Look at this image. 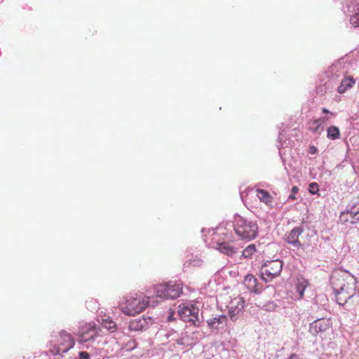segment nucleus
I'll list each match as a JSON object with an SVG mask.
<instances>
[{
    "label": "nucleus",
    "instance_id": "f257e3e1",
    "mask_svg": "<svg viewBox=\"0 0 359 359\" xmlns=\"http://www.w3.org/2000/svg\"><path fill=\"white\" fill-rule=\"evenodd\" d=\"M233 229L236 233L243 240L251 241L255 238L258 233V225L255 222L238 215L234 217Z\"/></svg>",
    "mask_w": 359,
    "mask_h": 359
},
{
    "label": "nucleus",
    "instance_id": "f03ea898",
    "mask_svg": "<svg viewBox=\"0 0 359 359\" xmlns=\"http://www.w3.org/2000/svg\"><path fill=\"white\" fill-rule=\"evenodd\" d=\"M149 305L155 306L151 297L136 295V297H132L127 299L124 304H121V310L128 316H134L142 312Z\"/></svg>",
    "mask_w": 359,
    "mask_h": 359
},
{
    "label": "nucleus",
    "instance_id": "7ed1b4c3",
    "mask_svg": "<svg viewBox=\"0 0 359 359\" xmlns=\"http://www.w3.org/2000/svg\"><path fill=\"white\" fill-rule=\"evenodd\" d=\"M154 292L156 297L161 300L178 298L182 292V286L180 283L169 282L164 284H159L154 287Z\"/></svg>",
    "mask_w": 359,
    "mask_h": 359
},
{
    "label": "nucleus",
    "instance_id": "20e7f679",
    "mask_svg": "<svg viewBox=\"0 0 359 359\" xmlns=\"http://www.w3.org/2000/svg\"><path fill=\"white\" fill-rule=\"evenodd\" d=\"M283 269V262L279 259L267 261L262 265L261 277L267 282L279 276Z\"/></svg>",
    "mask_w": 359,
    "mask_h": 359
},
{
    "label": "nucleus",
    "instance_id": "39448f33",
    "mask_svg": "<svg viewBox=\"0 0 359 359\" xmlns=\"http://www.w3.org/2000/svg\"><path fill=\"white\" fill-rule=\"evenodd\" d=\"M199 309L193 304H182L179 306L177 311L180 318L184 322H189L193 325L197 327L199 325Z\"/></svg>",
    "mask_w": 359,
    "mask_h": 359
},
{
    "label": "nucleus",
    "instance_id": "423d86ee",
    "mask_svg": "<svg viewBox=\"0 0 359 359\" xmlns=\"http://www.w3.org/2000/svg\"><path fill=\"white\" fill-rule=\"evenodd\" d=\"M337 280L338 283L345 284L344 292L353 296L356 291V278L347 271H340L334 273L331 277V281Z\"/></svg>",
    "mask_w": 359,
    "mask_h": 359
},
{
    "label": "nucleus",
    "instance_id": "0eeeda50",
    "mask_svg": "<svg viewBox=\"0 0 359 359\" xmlns=\"http://www.w3.org/2000/svg\"><path fill=\"white\" fill-rule=\"evenodd\" d=\"M343 222H350L355 224L359 221V197L352 200L346 207V210L340 215Z\"/></svg>",
    "mask_w": 359,
    "mask_h": 359
},
{
    "label": "nucleus",
    "instance_id": "6e6552de",
    "mask_svg": "<svg viewBox=\"0 0 359 359\" xmlns=\"http://www.w3.org/2000/svg\"><path fill=\"white\" fill-rule=\"evenodd\" d=\"M199 335L200 334L198 331L189 330L182 332L178 338H173V339L182 348L191 347L198 341L200 339Z\"/></svg>",
    "mask_w": 359,
    "mask_h": 359
},
{
    "label": "nucleus",
    "instance_id": "1a4fd4ad",
    "mask_svg": "<svg viewBox=\"0 0 359 359\" xmlns=\"http://www.w3.org/2000/svg\"><path fill=\"white\" fill-rule=\"evenodd\" d=\"M100 329L94 323H86L80 330V343L93 341L98 336Z\"/></svg>",
    "mask_w": 359,
    "mask_h": 359
},
{
    "label": "nucleus",
    "instance_id": "9d476101",
    "mask_svg": "<svg viewBox=\"0 0 359 359\" xmlns=\"http://www.w3.org/2000/svg\"><path fill=\"white\" fill-rule=\"evenodd\" d=\"M227 307L230 318L235 321L245 307V300L243 297L238 296L230 301Z\"/></svg>",
    "mask_w": 359,
    "mask_h": 359
},
{
    "label": "nucleus",
    "instance_id": "9b49d317",
    "mask_svg": "<svg viewBox=\"0 0 359 359\" xmlns=\"http://www.w3.org/2000/svg\"><path fill=\"white\" fill-rule=\"evenodd\" d=\"M332 285L334 292L336 295L337 302L339 304H344L348 299L353 297L344 292L345 284L338 283L337 280L334 279L333 280H332Z\"/></svg>",
    "mask_w": 359,
    "mask_h": 359
},
{
    "label": "nucleus",
    "instance_id": "f8f14e48",
    "mask_svg": "<svg viewBox=\"0 0 359 359\" xmlns=\"http://www.w3.org/2000/svg\"><path fill=\"white\" fill-rule=\"evenodd\" d=\"M60 341L58 344L57 353H67L69 349L74 347V341L72 335L65 331H62L60 334Z\"/></svg>",
    "mask_w": 359,
    "mask_h": 359
},
{
    "label": "nucleus",
    "instance_id": "ddd939ff",
    "mask_svg": "<svg viewBox=\"0 0 359 359\" xmlns=\"http://www.w3.org/2000/svg\"><path fill=\"white\" fill-rule=\"evenodd\" d=\"M153 323L154 320L151 317L142 316L130 321L129 328L133 331H141L148 328Z\"/></svg>",
    "mask_w": 359,
    "mask_h": 359
},
{
    "label": "nucleus",
    "instance_id": "4468645a",
    "mask_svg": "<svg viewBox=\"0 0 359 359\" xmlns=\"http://www.w3.org/2000/svg\"><path fill=\"white\" fill-rule=\"evenodd\" d=\"M330 327V320L327 318H320L314 320L310 325L309 332L313 335H316L319 332H325Z\"/></svg>",
    "mask_w": 359,
    "mask_h": 359
},
{
    "label": "nucleus",
    "instance_id": "2eb2a0df",
    "mask_svg": "<svg viewBox=\"0 0 359 359\" xmlns=\"http://www.w3.org/2000/svg\"><path fill=\"white\" fill-rule=\"evenodd\" d=\"M302 227L298 226L292 229L286 236V241L296 248H301L302 244L299 241V236L303 233Z\"/></svg>",
    "mask_w": 359,
    "mask_h": 359
},
{
    "label": "nucleus",
    "instance_id": "dca6fc26",
    "mask_svg": "<svg viewBox=\"0 0 359 359\" xmlns=\"http://www.w3.org/2000/svg\"><path fill=\"white\" fill-rule=\"evenodd\" d=\"M243 284L248 290L255 293H259L262 290V286L257 283V278L252 275L246 276Z\"/></svg>",
    "mask_w": 359,
    "mask_h": 359
},
{
    "label": "nucleus",
    "instance_id": "f3484780",
    "mask_svg": "<svg viewBox=\"0 0 359 359\" xmlns=\"http://www.w3.org/2000/svg\"><path fill=\"white\" fill-rule=\"evenodd\" d=\"M355 84V80L352 77H345L342 79L340 86L337 88L339 93H344L348 89L353 87Z\"/></svg>",
    "mask_w": 359,
    "mask_h": 359
},
{
    "label": "nucleus",
    "instance_id": "a211bd4d",
    "mask_svg": "<svg viewBox=\"0 0 359 359\" xmlns=\"http://www.w3.org/2000/svg\"><path fill=\"white\" fill-rule=\"evenodd\" d=\"M217 249L219 252L227 255H232L236 252V249L233 246L226 242L217 243Z\"/></svg>",
    "mask_w": 359,
    "mask_h": 359
},
{
    "label": "nucleus",
    "instance_id": "6ab92c4d",
    "mask_svg": "<svg viewBox=\"0 0 359 359\" xmlns=\"http://www.w3.org/2000/svg\"><path fill=\"white\" fill-rule=\"evenodd\" d=\"M309 285V281L303 278H297L296 289L299 294V299H302L304 296L305 289Z\"/></svg>",
    "mask_w": 359,
    "mask_h": 359
},
{
    "label": "nucleus",
    "instance_id": "aec40b11",
    "mask_svg": "<svg viewBox=\"0 0 359 359\" xmlns=\"http://www.w3.org/2000/svg\"><path fill=\"white\" fill-rule=\"evenodd\" d=\"M327 120V118L323 117L313 121L311 126V130L316 133H321L323 130L322 124Z\"/></svg>",
    "mask_w": 359,
    "mask_h": 359
},
{
    "label": "nucleus",
    "instance_id": "412c9836",
    "mask_svg": "<svg viewBox=\"0 0 359 359\" xmlns=\"http://www.w3.org/2000/svg\"><path fill=\"white\" fill-rule=\"evenodd\" d=\"M257 196L262 202L264 203L265 204H268L271 201V196L265 190L257 189Z\"/></svg>",
    "mask_w": 359,
    "mask_h": 359
},
{
    "label": "nucleus",
    "instance_id": "4be33fe9",
    "mask_svg": "<svg viewBox=\"0 0 359 359\" xmlns=\"http://www.w3.org/2000/svg\"><path fill=\"white\" fill-rule=\"evenodd\" d=\"M226 320L224 316H219L208 320V325L212 328H217V327L223 323Z\"/></svg>",
    "mask_w": 359,
    "mask_h": 359
},
{
    "label": "nucleus",
    "instance_id": "5701e85b",
    "mask_svg": "<svg viewBox=\"0 0 359 359\" xmlns=\"http://www.w3.org/2000/svg\"><path fill=\"white\" fill-rule=\"evenodd\" d=\"M102 325L105 329L108 330L111 332H114L116 330V324L112 320L109 318L102 319Z\"/></svg>",
    "mask_w": 359,
    "mask_h": 359
},
{
    "label": "nucleus",
    "instance_id": "b1692460",
    "mask_svg": "<svg viewBox=\"0 0 359 359\" xmlns=\"http://www.w3.org/2000/svg\"><path fill=\"white\" fill-rule=\"evenodd\" d=\"M327 136L329 139L337 140L340 137L339 129L336 126H330L327 128Z\"/></svg>",
    "mask_w": 359,
    "mask_h": 359
},
{
    "label": "nucleus",
    "instance_id": "393cba45",
    "mask_svg": "<svg viewBox=\"0 0 359 359\" xmlns=\"http://www.w3.org/2000/svg\"><path fill=\"white\" fill-rule=\"evenodd\" d=\"M255 252V245L251 244L243 250V256L245 258L250 257Z\"/></svg>",
    "mask_w": 359,
    "mask_h": 359
},
{
    "label": "nucleus",
    "instance_id": "a878e982",
    "mask_svg": "<svg viewBox=\"0 0 359 359\" xmlns=\"http://www.w3.org/2000/svg\"><path fill=\"white\" fill-rule=\"evenodd\" d=\"M350 22L354 27H359V3L357 4L355 13L351 17Z\"/></svg>",
    "mask_w": 359,
    "mask_h": 359
},
{
    "label": "nucleus",
    "instance_id": "bb28decb",
    "mask_svg": "<svg viewBox=\"0 0 359 359\" xmlns=\"http://www.w3.org/2000/svg\"><path fill=\"white\" fill-rule=\"evenodd\" d=\"M277 307L278 305L274 302H268L263 305L262 309L266 311L272 312L276 311Z\"/></svg>",
    "mask_w": 359,
    "mask_h": 359
},
{
    "label": "nucleus",
    "instance_id": "cd10ccee",
    "mask_svg": "<svg viewBox=\"0 0 359 359\" xmlns=\"http://www.w3.org/2000/svg\"><path fill=\"white\" fill-rule=\"evenodd\" d=\"M318 184L316 182L311 183L309 186V191L311 194H315L318 191Z\"/></svg>",
    "mask_w": 359,
    "mask_h": 359
},
{
    "label": "nucleus",
    "instance_id": "c85d7f7f",
    "mask_svg": "<svg viewBox=\"0 0 359 359\" xmlns=\"http://www.w3.org/2000/svg\"><path fill=\"white\" fill-rule=\"evenodd\" d=\"M90 356L86 351H81L79 353V359H90Z\"/></svg>",
    "mask_w": 359,
    "mask_h": 359
},
{
    "label": "nucleus",
    "instance_id": "c756f323",
    "mask_svg": "<svg viewBox=\"0 0 359 359\" xmlns=\"http://www.w3.org/2000/svg\"><path fill=\"white\" fill-rule=\"evenodd\" d=\"M299 189L297 187H293L292 189V194H290L288 197L290 200H294L296 198L295 194L297 193Z\"/></svg>",
    "mask_w": 359,
    "mask_h": 359
},
{
    "label": "nucleus",
    "instance_id": "7c9ffc66",
    "mask_svg": "<svg viewBox=\"0 0 359 359\" xmlns=\"http://www.w3.org/2000/svg\"><path fill=\"white\" fill-rule=\"evenodd\" d=\"M128 349H133L136 346V343L135 341H131L127 344Z\"/></svg>",
    "mask_w": 359,
    "mask_h": 359
},
{
    "label": "nucleus",
    "instance_id": "2f4dec72",
    "mask_svg": "<svg viewBox=\"0 0 359 359\" xmlns=\"http://www.w3.org/2000/svg\"><path fill=\"white\" fill-rule=\"evenodd\" d=\"M317 152V148L314 146H311L309 147V153L310 154H314Z\"/></svg>",
    "mask_w": 359,
    "mask_h": 359
},
{
    "label": "nucleus",
    "instance_id": "473e14b6",
    "mask_svg": "<svg viewBox=\"0 0 359 359\" xmlns=\"http://www.w3.org/2000/svg\"><path fill=\"white\" fill-rule=\"evenodd\" d=\"M287 359H299V357L295 355V354H292L290 358H288Z\"/></svg>",
    "mask_w": 359,
    "mask_h": 359
},
{
    "label": "nucleus",
    "instance_id": "72a5a7b5",
    "mask_svg": "<svg viewBox=\"0 0 359 359\" xmlns=\"http://www.w3.org/2000/svg\"><path fill=\"white\" fill-rule=\"evenodd\" d=\"M175 332L174 331H170L169 334H168V337H172Z\"/></svg>",
    "mask_w": 359,
    "mask_h": 359
},
{
    "label": "nucleus",
    "instance_id": "f704fd0d",
    "mask_svg": "<svg viewBox=\"0 0 359 359\" xmlns=\"http://www.w3.org/2000/svg\"><path fill=\"white\" fill-rule=\"evenodd\" d=\"M322 111L323 113H329L330 112L326 108H323Z\"/></svg>",
    "mask_w": 359,
    "mask_h": 359
},
{
    "label": "nucleus",
    "instance_id": "c9c22d12",
    "mask_svg": "<svg viewBox=\"0 0 359 359\" xmlns=\"http://www.w3.org/2000/svg\"><path fill=\"white\" fill-rule=\"evenodd\" d=\"M171 319H172V316L170 315V316H168V320H171Z\"/></svg>",
    "mask_w": 359,
    "mask_h": 359
}]
</instances>
